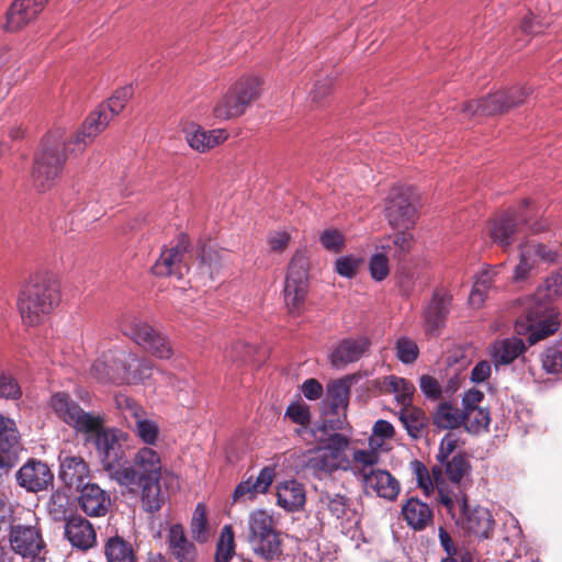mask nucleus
Segmentation results:
<instances>
[{"instance_id":"59","label":"nucleus","mask_w":562,"mask_h":562,"mask_svg":"<svg viewBox=\"0 0 562 562\" xmlns=\"http://www.w3.org/2000/svg\"><path fill=\"white\" fill-rule=\"evenodd\" d=\"M362 259L355 256H342L335 261V271L344 278L351 279L358 273Z\"/></svg>"},{"instance_id":"8","label":"nucleus","mask_w":562,"mask_h":562,"mask_svg":"<svg viewBox=\"0 0 562 562\" xmlns=\"http://www.w3.org/2000/svg\"><path fill=\"white\" fill-rule=\"evenodd\" d=\"M261 80L247 76L232 85L213 108V116L220 121L236 119L260 97Z\"/></svg>"},{"instance_id":"38","label":"nucleus","mask_w":562,"mask_h":562,"mask_svg":"<svg viewBox=\"0 0 562 562\" xmlns=\"http://www.w3.org/2000/svg\"><path fill=\"white\" fill-rule=\"evenodd\" d=\"M382 393L395 394V400L402 407L412 405L415 393L414 384L405 378L389 375L378 382Z\"/></svg>"},{"instance_id":"23","label":"nucleus","mask_w":562,"mask_h":562,"mask_svg":"<svg viewBox=\"0 0 562 562\" xmlns=\"http://www.w3.org/2000/svg\"><path fill=\"white\" fill-rule=\"evenodd\" d=\"M370 346L371 340L367 336L345 338L331 352L330 362L335 368H344L361 359Z\"/></svg>"},{"instance_id":"54","label":"nucleus","mask_w":562,"mask_h":562,"mask_svg":"<svg viewBox=\"0 0 562 562\" xmlns=\"http://www.w3.org/2000/svg\"><path fill=\"white\" fill-rule=\"evenodd\" d=\"M319 502L326 506L331 516L337 519L344 518L347 513L348 498L341 494H329L324 492L319 495Z\"/></svg>"},{"instance_id":"53","label":"nucleus","mask_w":562,"mask_h":562,"mask_svg":"<svg viewBox=\"0 0 562 562\" xmlns=\"http://www.w3.org/2000/svg\"><path fill=\"white\" fill-rule=\"evenodd\" d=\"M326 435L327 438H319V442L323 445L321 448L330 451V453L338 460L340 454L348 449L350 445V437L340 432H328Z\"/></svg>"},{"instance_id":"20","label":"nucleus","mask_w":562,"mask_h":562,"mask_svg":"<svg viewBox=\"0 0 562 562\" xmlns=\"http://www.w3.org/2000/svg\"><path fill=\"white\" fill-rule=\"evenodd\" d=\"M452 295L443 289H436L432 293L430 302L425 306L423 318L426 330L429 334L438 335L440 329L446 325L447 317L450 313Z\"/></svg>"},{"instance_id":"41","label":"nucleus","mask_w":562,"mask_h":562,"mask_svg":"<svg viewBox=\"0 0 562 562\" xmlns=\"http://www.w3.org/2000/svg\"><path fill=\"white\" fill-rule=\"evenodd\" d=\"M438 538L441 548L447 557L441 562H473L472 553L465 547L458 546L447 529L442 526L438 528Z\"/></svg>"},{"instance_id":"60","label":"nucleus","mask_w":562,"mask_h":562,"mask_svg":"<svg viewBox=\"0 0 562 562\" xmlns=\"http://www.w3.org/2000/svg\"><path fill=\"white\" fill-rule=\"evenodd\" d=\"M386 241V244L396 247L394 257H396L398 260H402L406 256V254L411 251L413 236L405 229H400L398 233L394 234L393 236H389Z\"/></svg>"},{"instance_id":"26","label":"nucleus","mask_w":562,"mask_h":562,"mask_svg":"<svg viewBox=\"0 0 562 562\" xmlns=\"http://www.w3.org/2000/svg\"><path fill=\"white\" fill-rule=\"evenodd\" d=\"M48 0H15L8 13L5 27L15 32L33 21L44 9Z\"/></svg>"},{"instance_id":"31","label":"nucleus","mask_w":562,"mask_h":562,"mask_svg":"<svg viewBox=\"0 0 562 562\" xmlns=\"http://www.w3.org/2000/svg\"><path fill=\"white\" fill-rule=\"evenodd\" d=\"M274 469L271 467H265L260 470L258 476L254 479L252 476L248 477L245 481H241L233 493L234 501H238L243 497H247L248 499L255 498L258 494H263L268 492L274 479Z\"/></svg>"},{"instance_id":"2","label":"nucleus","mask_w":562,"mask_h":562,"mask_svg":"<svg viewBox=\"0 0 562 562\" xmlns=\"http://www.w3.org/2000/svg\"><path fill=\"white\" fill-rule=\"evenodd\" d=\"M161 473L160 453L151 447H142L135 452L132 461H127L116 483L131 491L138 488L142 508L154 514L161 509L167 499L160 485Z\"/></svg>"},{"instance_id":"12","label":"nucleus","mask_w":562,"mask_h":562,"mask_svg":"<svg viewBox=\"0 0 562 562\" xmlns=\"http://www.w3.org/2000/svg\"><path fill=\"white\" fill-rule=\"evenodd\" d=\"M48 404L60 420L85 435L97 431L101 427V423H105L103 415L85 412L66 392L52 394Z\"/></svg>"},{"instance_id":"55","label":"nucleus","mask_w":562,"mask_h":562,"mask_svg":"<svg viewBox=\"0 0 562 562\" xmlns=\"http://www.w3.org/2000/svg\"><path fill=\"white\" fill-rule=\"evenodd\" d=\"M318 430L323 434L338 432V431H351V427L347 420L346 412L338 411V414H330L326 416L322 424L318 426Z\"/></svg>"},{"instance_id":"5","label":"nucleus","mask_w":562,"mask_h":562,"mask_svg":"<svg viewBox=\"0 0 562 562\" xmlns=\"http://www.w3.org/2000/svg\"><path fill=\"white\" fill-rule=\"evenodd\" d=\"M439 504L464 533L479 539L492 537L495 520L491 512L482 506L470 508L463 490L454 492L440 488Z\"/></svg>"},{"instance_id":"61","label":"nucleus","mask_w":562,"mask_h":562,"mask_svg":"<svg viewBox=\"0 0 562 562\" xmlns=\"http://www.w3.org/2000/svg\"><path fill=\"white\" fill-rule=\"evenodd\" d=\"M285 417H289L293 423L306 428L311 423L310 407L301 402L291 403L286 407Z\"/></svg>"},{"instance_id":"29","label":"nucleus","mask_w":562,"mask_h":562,"mask_svg":"<svg viewBox=\"0 0 562 562\" xmlns=\"http://www.w3.org/2000/svg\"><path fill=\"white\" fill-rule=\"evenodd\" d=\"M59 479L70 488L79 490L89 477V467L79 456H59Z\"/></svg>"},{"instance_id":"21","label":"nucleus","mask_w":562,"mask_h":562,"mask_svg":"<svg viewBox=\"0 0 562 562\" xmlns=\"http://www.w3.org/2000/svg\"><path fill=\"white\" fill-rule=\"evenodd\" d=\"M19 438L14 420L0 416V476L18 461Z\"/></svg>"},{"instance_id":"39","label":"nucleus","mask_w":562,"mask_h":562,"mask_svg":"<svg viewBox=\"0 0 562 562\" xmlns=\"http://www.w3.org/2000/svg\"><path fill=\"white\" fill-rule=\"evenodd\" d=\"M305 469L314 476L322 479L338 469V460L330 451L318 447L311 452L305 462Z\"/></svg>"},{"instance_id":"50","label":"nucleus","mask_w":562,"mask_h":562,"mask_svg":"<svg viewBox=\"0 0 562 562\" xmlns=\"http://www.w3.org/2000/svg\"><path fill=\"white\" fill-rule=\"evenodd\" d=\"M116 407L121 411L126 425L130 428L134 420L146 415L145 409L133 398L120 394L115 397Z\"/></svg>"},{"instance_id":"42","label":"nucleus","mask_w":562,"mask_h":562,"mask_svg":"<svg viewBox=\"0 0 562 562\" xmlns=\"http://www.w3.org/2000/svg\"><path fill=\"white\" fill-rule=\"evenodd\" d=\"M349 396L350 387L346 380H337L328 384L326 400L333 414L347 411Z\"/></svg>"},{"instance_id":"19","label":"nucleus","mask_w":562,"mask_h":562,"mask_svg":"<svg viewBox=\"0 0 562 562\" xmlns=\"http://www.w3.org/2000/svg\"><path fill=\"white\" fill-rule=\"evenodd\" d=\"M528 223L527 216L507 210L498 214L492 222L490 227V236L494 243L506 249L515 239V235L519 232L520 226Z\"/></svg>"},{"instance_id":"33","label":"nucleus","mask_w":562,"mask_h":562,"mask_svg":"<svg viewBox=\"0 0 562 562\" xmlns=\"http://www.w3.org/2000/svg\"><path fill=\"white\" fill-rule=\"evenodd\" d=\"M306 501L305 488L296 480L280 483L277 487V504L286 512H297Z\"/></svg>"},{"instance_id":"4","label":"nucleus","mask_w":562,"mask_h":562,"mask_svg":"<svg viewBox=\"0 0 562 562\" xmlns=\"http://www.w3.org/2000/svg\"><path fill=\"white\" fill-rule=\"evenodd\" d=\"M76 134L67 139L60 130L48 132L34 157L32 181L38 191H47L55 186L60 178L67 161V149L70 144L72 150L82 151L74 143Z\"/></svg>"},{"instance_id":"63","label":"nucleus","mask_w":562,"mask_h":562,"mask_svg":"<svg viewBox=\"0 0 562 562\" xmlns=\"http://www.w3.org/2000/svg\"><path fill=\"white\" fill-rule=\"evenodd\" d=\"M419 389L426 398L437 401L441 397L442 386L437 379L429 374L419 378Z\"/></svg>"},{"instance_id":"46","label":"nucleus","mask_w":562,"mask_h":562,"mask_svg":"<svg viewBox=\"0 0 562 562\" xmlns=\"http://www.w3.org/2000/svg\"><path fill=\"white\" fill-rule=\"evenodd\" d=\"M462 426L470 434H479L482 430H487L491 423L490 412L485 408H475L463 411Z\"/></svg>"},{"instance_id":"49","label":"nucleus","mask_w":562,"mask_h":562,"mask_svg":"<svg viewBox=\"0 0 562 562\" xmlns=\"http://www.w3.org/2000/svg\"><path fill=\"white\" fill-rule=\"evenodd\" d=\"M22 397V387L11 371L0 367V398L18 401Z\"/></svg>"},{"instance_id":"25","label":"nucleus","mask_w":562,"mask_h":562,"mask_svg":"<svg viewBox=\"0 0 562 562\" xmlns=\"http://www.w3.org/2000/svg\"><path fill=\"white\" fill-rule=\"evenodd\" d=\"M65 537L72 547L82 551L92 548L97 541L92 524L79 515H72L66 520Z\"/></svg>"},{"instance_id":"24","label":"nucleus","mask_w":562,"mask_h":562,"mask_svg":"<svg viewBox=\"0 0 562 562\" xmlns=\"http://www.w3.org/2000/svg\"><path fill=\"white\" fill-rule=\"evenodd\" d=\"M79 506L91 517L105 516L111 506L110 494L95 483H87L79 488Z\"/></svg>"},{"instance_id":"52","label":"nucleus","mask_w":562,"mask_h":562,"mask_svg":"<svg viewBox=\"0 0 562 562\" xmlns=\"http://www.w3.org/2000/svg\"><path fill=\"white\" fill-rule=\"evenodd\" d=\"M352 460L356 467V474L363 480V472L368 474L370 470H374L373 467L380 461V454L376 450H355Z\"/></svg>"},{"instance_id":"57","label":"nucleus","mask_w":562,"mask_h":562,"mask_svg":"<svg viewBox=\"0 0 562 562\" xmlns=\"http://www.w3.org/2000/svg\"><path fill=\"white\" fill-rule=\"evenodd\" d=\"M542 368L547 373L555 374L562 371V349L559 346L548 347L541 353Z\"/></svg>"},{"instance_id":"48","label":"nucleus","mask_w":562,"mask_h":562,"mask_svg":"<svg viewBox=\"0 0 562 562\" xmlns=\"http://www.w3.org/2000/svg\"><path fill=\"white\" fill-rule=\"evenodd\" d=\"M390 244L381 245V252L374 254L369 262L370 276L375 281H383L390 273L387 254L391 251Z\"/></svg>"},{"instance_id":"10","label":"nucleus","mask_w":562,"mask_h":562,"mask_svg":"<svg viewBox=\"0 0 562 562\" xmlns=\"http://www.w3.org/2000/svg\"><path fill=\"white\" fill-rule=\"evenodd\" d=\"M249 538L256 553L268 561L282 554V541L276 529V520L267 510L258 509L249 517Z\"/></svg>"},{"instance_id":"51","label":"nucleus","mask_w":562,"mask_h":562,"mask_svg":"<svg viewBox=\"0 0 562 562\" xmlns=\"http://www.w3.org/2000/svg\"><path fill=\"white\" fill-rule=\"evenodd\" d=\"M493 278L492 273L490 271H482L471 290V293L469 295V302L472 306L480 307L487 294V291L492 286Z\"/></svg>"},{"instance_id":"45","label":"nucleus","mask_w":562,"mask_h":562,"mask_svg":"<svg viewBox=\"0 0 562 562\" xmlns=\"http://www.w3.org/2000/svg\"><path fill=\"white\" fill-rule=\"evenodd\" d=\"M130 429L146 445L145 447L153 448L156 446L159 438V426L155 420L148 419L146 415H144L143 418L134 420Z\"/></svg>"},{"instance_id":"40","label":"nucleus","mask_w":562,"mask_h":562,"mask_svg":"<svg viewBox=\"0 0 562 562\" xmlns=\"http://www.w3.org/2000/svg\"><path fill=\"white\" fill-rule=\"evenodd\" d=\"M104 554L108 562H136V552L132 543L120 536L106 540Z\"/></svg>"},{"instance_id":"44","label":"nucleus","mask_w":562,"mask_h":562,"mask_svg":"<svg viewBox=\"0 0 562 562\" xmlns=\"http://www.w3.org/2000/svg\"><path fill=\"white\" fill-rule=\"evenodd\" d=\"M190 531L192 538L199 543H205L211 538V529L206 515V506L203 503H199L193 512Z\"/></svg>"},{"instance_id":"36","label":"nucleus","mask_w":562,"mask_h":562,"mask_svg":"<svg viewBox=\"0 0 562 562\" xmlns=\"http://www.w3.org/2000/svg\"><path fill=\"white\" fill-rule=\"evenodd\" d=\"M525 350L526 345L522 339L512 337L495 341L492 346L491 356L495 367L507 366L522 355Z\"/></svg>"},{"instance_id":"13","label":"nucleus","mask_w":562,"mask_h":562,"mask_svg":"<svg viewBox=\"0 0 562 562\" xmlns=\"http://www.w3.org/2000/svg\"><path fill=\"white\" fill-rule=\"evenodd\" d=\"M418 193L412 186L394 187L387 198L385 216L396 229L408 231L417 221Z\"/></svg>"},{"instance_id":"16","label":"nucleus","mask_w":562,"mask_h":562,"mask_svg":"<svg viewBox=\"0 0 562 562\" xmlns=\"http://www.w3.org/2000/svg\"><path fill=\"white\" fill-rule=\"evenodd\" d=\"M471 470L469 457L461 451L432 467V476L438 491L437 501L439 502L440 498V488L454 492L462 490L461 483L470 475Z\"/></svg>"},{"instance_id":"28","label":"nucleus","mask_w":562,"mask_h":562,"mask_svg":"<svg viewBox=\"0 0 562 562\" xmlns=\"http://www.w3.org/2000/svg\"><path fill=\"white\" fill-rule=\"evenodd\" d=\"M555 252L548 249L542 244L526 243L520 245V260L515 268L514 279L522 281L528 278L530 271L535 268L538 259L553 261Z\"/></svg>"},{"instance_id":"17","label":"nucleus","mask_w":562,"mask_h":562,"mask_svg":"<svg viewBox=\"0 0 562 562\" xmlns=\"http://www.w3.org/2000/svg\"><path fill=\"white\" fill-rule=\"evenodd\" d=\"M10 547L24 559H33L46 550L42 530L37 526L13 525L9 532Z\"/></svg>"},{"instance_id":"7","label":"nucleus","mask_w":562,"mask_h":562,"mask_svg":"<svg viewBox=\"0 0 562 562\" xmlns=\"http://www.w3.org/2000/svg\"><path fill=\"white\" fill-rule=\"evenodd\" d=\"M134 94L133 87L127 85L117 89L106 102L101 103L85 120L76 133L74 143L79 149H85L109 125L110 121L120 114Z\"/></svg>"},{"instance_id":"37","label":"nucleus","mask_w":562,"mask_h":562,"mask_svg":"<svg viewBox=\"0 0 562 562\" xmlns=\"http://www.w3.org/2000/svg\"><path fill=\"white\" fill-rule=\"evenodd\" d=\"M228 137L226 130L216 128L212 131H205L201 127H196L193 131H187L186 139L191 148L205 153L215 146L220 145Z\"/></svg>"},{"instance_id":"9","label":"nucleus","mask_w":562,"mask_h":562,"mask_svg":"<svg viewBox=\"0 0 562 562\" xmlns=\"http://www.w3.org/2000/svg\"><path fill=\"white\" fill-rule=\"evenodd\" d=\"M530 93L531 90L525 86H514L508 90H499L485 98L464 102L461 111L469 117L503 114L521 105Z\"/></svg>"},{"instance_id":"11","label":"nucleus","mask_w":562,"mask_h":562,"mask_svg":"<svg viewBox=\"0 0 562 562\" xmlns=\"http://www.w3.org/2000/svg\"><path fill=\"white\" fill-rule=\"evenodd\" d=\"M120 328L125 336L153 356L160 359L172 357L173 350L167 337L146 322L132 315H124L121 317Z\"/></svg>"},{"instance_id":"6","label":"nucleus","mask_w":562,"mask_h":562,"mask_svg":"<svg viewBox=\"0 0 562 562\" xmlns=\"http://www.w3.org/2000/svg\"><path fill=\"white\" fill-rule=\"evenodd\" d=\"M104 424L101 423L97 431L86 435L93 441L103 470L111 480L116 482L128 461L125 447L130 435L119 428H108Z\"/></svg>"},{"instance_id":"15","label":"nucleus","mask_w":562,"mask_h":562,"mask_svg":"<svg viewBox=\"0 0 562 562\" xmlns=\"http://www.w3.org/2000/svg\"><path fill=\"white\" fill-rule=\"evenodd\" d=\"M307 258L295 252L292 257L284 284V301L292 315H299L302 311L307 294Z\"/></svg>"},{"instance_id":"32","label":"nucleus","mask_w":562,"mask_h":562,"mask_svg":"<svg viewBox=\"0 0 562 562\" xmlns=\"http://www.w3.org/2000/svg\"><path fill=\"white\" fill-rule=\"evenodd\" d=\"M402 515L406 524L416 531L425 530L434 520V513L430 506L415 497L407 499L403 504Z\"/></svg>"},{"instance_id":"62","label":"nucleus","mask_w":562,"mask_h":562,"mask_svg":"<svg viewBox=\"0 0 562 562\" xmlns=\"http://www.w3.org/2000/svg\"><path fill=\"white\" fill-rule=\"evenodd\" d=\"M412 464L418 482V486L422 490H424V492L428 495L436 486V482L434 481L432 476V471L429 472L427 467L423 462L417 460H415Z\"/></svg>"},{"instance_id":"30","label":"nucleus","mask_w":562,"mask_h":562,"mask_svg":"<svg viewBox=\"0 0 562 562\" xmlns=\"http://www.w3.org/2000/svg\"><path fill=\"white\" fill-rule=\"evenodd\" d=\"M168 544L171 555L178 562H195L199 555L196 546L187 537L184 528L175 524L168 532Z\"/></svg>"},{"instance_id":"1","label":"nucleus","mask_w":562,"mask_h":562,"mask_svg":"<svg viewBox=\"0 0 562 562\" xmlns=\"http://www.w3.org/2000/svg\"><path fill=\"white\" fill-rule=\"evenodd\" d=\"M562 295V269L546 279L543 288H539L531 296L521 300V314L515 323V331L527 336V342L532 346L558 331L559 313L550 302Z\"/></svg>"},{"instance_id":"35","label":"nucleus","mask_w":562,"mask_h":562,"mask_svg":"<svg viewBox=\"0 0 562 562\" xmlns=\"http://www.w3.org/2000/svg\"><path fill=\"white\" fill-rule=\"evenodd\" d=\"M119 358L120 350L104 352L101 358L93 362L91 374L102 383L121 384Z\"/></svg>"},{"instance_id":"64","label":"nucleus","mask_w":562,"mask_h":562,"mask_svg":"<svg viewBox=\"0 0 562 562\" xmlns=\"http://www.w3.org/2000/svg\"><path fill=\"white\" fill-rule=\"evenodd\" d=\"M201 263L210 269V274L213 277L222 267V255L218 250L203 245L200 254Z\"/></svg>"},{"instance_id":"43","label":"nucleus","mask_w":562,"mask_h":562,"mask_svg":"<svg viewBox=\"0 0 562 562\" xmlns=\"http://www.w3.org/2000/svg\"><path fill=\"white\" fill-rule=\"evenodd\" d=\"M463 411L448 402L440 403L432 415L434 424L440 429H456L462 426Z\"/></svg>"},{"instance_id":"18","label":"nucleus","mask_w":562,"mask_h":562,"mask_svg":"<svg viewBox=\"0 0 562 562\" xmlns=\"http://www.w3.org/2000/svg\"><path fill=\"white\" fill-rule=\"evenodd\" d=\"M119 364L121 366L119 379L121 384L136 385L146 383L160 370L148 358H140L136 353L120 350Z\"/></svg>"},{"instance_id":"27","label":"nucleus","mask_w":562,"mask_h":562,"mask_svg":"<svg viewBox=\"0 0 562 562\" xmlns=\"http://www.w3.org/2000/svg\"><path fill=\"white\" fill-rule=\"evenodd\" d=\"M364 488L386 501H395L401 492L400 482L386 470H370L363 473Z\"/></svg>"},{"instance_id":"47","label":"nucleus","mask_w":562,"mask_h":562,"mask_svg":"<svg viewBox=\"0 0 562 562\" xmlns=\"http://www.w3.org/2000/svg\"><path fill=\"white\" fill-rule=\"evenodd\" d=\"M235 554L234 532L231 525H225L216 543L215 562H229Z\"/></svg>"},{"instance_id":"58","label":"nucleus","mask_w":562,"mask_h":562,"mask_svg":"<svg viewBox=\"0 0 562 562\" xmlns=\"http://www.w3.org/2000/svg\"><path fill=\"white\" fill-rule=\"evenodd\" d=\"M319 241L326 250L334 254L340 252L345 247V236L336 228L325 229L319 236Z\"/></svg>"},{"instance_id":"34","label":"nucleus","mask_w":562,"mask_h":562,"mask_svg":"<svg viewBox=\"0 0 562 562\" xmlns=\"http://www.w3.org/2000/svg\"><path fill=\"white\" fill-rule=\"evenodd\" d=\"M398 419L413 439L427 436L429 419L422 408L413 405L402 407L398 412Z\"/></svg>"},{"instance_id":"22","label":"nucleus","mask_w":562,"mask_h":562,"mask_svg":"<svg viewBox=\"0 0 562 562\" xmlns=\"http://www.w3.org/2000/svg\"><path fill=\"white\" fill-rule=\"evenodd\" d=\"M16 481L29 492H40L53 485L54 475L46 463L30 460L18 471Z\"/></svg>"},{"instance_id":"56","label":"nucleus","mask_w":562,"mask_h":562,"mask_svg":"<svg viewBox=\"0 0 562 562\" xmlns=\"http://www.w3.org/2000/svg\"><path fill=\"white\" fill-rule=\"evenodd\" d=\"M395 350L397 359L405 364L415 362L419 355L417 344L407 337L397 339Z\"/></svg>"},{"instance_id":"3","label":"nucleus","mask_w":562,"mask_h":562,"mask_svg":"<svg viewBox=\"0 0 562 562\" xmlns=\"http://www.w3.org/2000/svg\"><path fill=\"white\" fill-rule=\"evenodd\" d=\"M60 289L50 273H36L21 288L18 310L26 326L43 324L59 305Z\"/></svg>"},{"instance_id":"14","label":"nucleus","mask_w":562,"mask_h":562,"mask_svg":"<svg viewBox=\"0 0 562 562\" xmlns=\"http://www.w3.org/2000/svg\"><path fill=\"white\" fill-rule=\"evenodd\" d=\"M190 248L191 243L187 234L181 233L175 241L165 247L159 258L151 267V272L156 277H176L182 279L190 270Z\"/></svg>"}]
</instances>
